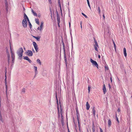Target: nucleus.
Masks as SVG:
<instances>
[{"mask_svg": "<svg viewBox=\"0 0 132 132\" xmlns=\"http://www.w3.org/2000/svg\"><path fill=\"white\" fill-rule=\"evenodd\" d=\"M76 109L77 112L76 115L77 117V121H78L79 126V113L78 108L77 106L76 107Z\"/></svg>", "mask_w": 132, "mask_h": 132, "instance_id": "nucleus-1", "label": "nucleus"}, {"mask_svg": "<svg viewBox=\"0 0 132 132\" xmlns=\"http://www.w3.org/2000/svg\"><path fill=\"white\" fill-rule=\"evenodd\" d=\"M94 39L95 42V44L94 45V47L95 49V50L97 51H98V50L97 48V47H98V44L97 41H96V39H95V38L94 37Z\"/></svg>", "mask_w": 132, "mask_h": 132, "instance_id": "nucleus-2", "label": "nucleus"}, {"mask_svg": "<svg viewBox=\"0 0 132 132\" xmlns=\"http://www.w3.org/2000/svg\"><path fill=\"white\" fill-rule=\"evenodd\" d=\"M90 62L92 63V65H94L97 68V69L98 68V65L96 61L93 60L91 58L90 59Z\"/></svg>", "mask_w": 132, "mask_h": 132, "instance_id": "nucleus-3", "label": "nucleus"}, {"mask_svg": "<svg viewBox=\"0 0 132 132\" xmlns=\"http://www.w3.org/2000/svg\"><path fill=\"white\" fill-rule=\"evenodd\" d=\"M22 24V26L24 28H26L27 25V20H23Z\"/></svg>", "mask_w": 132, "mask_h": 132, "instance_id": "nucleus-4", "label": "nucleus"}, {"mask_svg": "<svg viewBox=\"0 0 132 132\" xmlns=\"http://www.w3.org/2000/svg\"><path fill=\"white\" fill-rule=\"evenodd\" d=\"M26 53L27 54V55L29 56H31L33 55V53L31 50H27Z\"/></svg>", "mask_w": 132, "mask_h": 132, "instance_id": "nucleus-5", "label": "nucleus"}, {"mask_svg": "<svg viewBox=\"0 0 132 132\" xmlns=\"http://www.w3.org/2000/svg\"><path fill=\"white\" fill-rule=\"evenodd\" d=\"M17 53L19 56V58L20 60H21L22 58V57L23 55V53H20L19 52H17Z\"/></svg>", "mask_w": 132, "mask_h": 132, "instance_id": "nucleus-6", "label": "nucleus"}, {"mask_svg": "<svg viewBox=\"0 0 132 132\" xmlns=\"http://www.w3.org/2000/svg\"><path fill=\"white\" fill-rule=\"evenodd\" d=\"M24 60H26L28 61V62L30 63H31L32 62V61H31V60L27 56H25L24 57Z\"/></svg>", "mask_w": 132, "mask_h": 132, "instance_id": "nucleus-7", "label": "nucleus"}, {"mask_svg": "<svg viewBox=\"0 0 132 132\" xmlns=\"http://www.w3.org/2000/svg\"><path fill=\"white\" fill-rule=\"evenodd\" d=\"M23 48L22 47L20 48L18 50L17 52H19L20 53H23Z\"/></svg>", "mask_w": 132, "mask_h": 132, "instance_id": "nucleus-8", "label": "nucleus"}, {"mask_svg": "<svg viewBox=\"0 0 132 132\" xmlns=\"http://www.w3.org/2000/svg\"><path fill=\"white\" fill-rule=\"evenodd\" d=\"M103 91L104 94H105L106 92V90L105 88V84H104L103 85Z\"/></svg>", "mask_w": 132, "mask_h": 132, "instance_id": "nucleus-9", "label": "nucleus"}, {"mask_svg": "<svg viewBox=\"0 0 132 132\" xmlns=\"http://www.w3.org/2000/svg\"><path fill=\"white\" fill-rule=\"evenodd\" d=\"M86 109L87 110H88L89 109L90 106L88 102H86Z\"/></svg>", "mask_w": 132, "mask_h": 132, "instance_id": "nucleus-10", "label": "nucleus"}, {"mask_svg": "<svg viewBox=\"0 0 132 132\" xmlns=\"http://www.w3.org/2000/svg\"><path fill=\"white\" fill-rule=\"evenodd\" d=\"M8 4H5V9L6 10V13H8Z\"/></svg>", "mask_w": 132, "mask_h": 132, "instance_id": "nucleus-11", "label": "nucleus"}, {"mask_svg": "<svg viewBox=\"0 0 132 132\" xmlns=\"http://www.w3.org/2000/svg\"><path fill=\"white\" fill-rule=\"evenodd\" d=\"M123 51L124 55L125 57H126L127 56V53L126 48L125 47L123 48Z\"/></svg>", "mask_w": 132, "mask_h": 132, "instance_id": "nucleus-12", "label": "nucleus"}, {"mask_svg": "<svg viewBox=\"0 0 132 132\" xmlns=\"http://www.w3.org/2000/svg\"><path fill=\"white\" fill-rule=\"evenodd\" d=\"M43 22H41V23L40 29H39V30L40 31H41V30L42 29V28L43 26Z\"/></svg>", "mask_w": 132, "mask_h": 132, "instance_id": "nucleus-13", "label": "nucleus"}, {"mask_svg": "<svg viewBox=\"0 0 132 132\" xmlns=\"http://www.w3.org/2000/svg\"><path fill=\"white\" fill-rule=\"evenodd\" d=\"M34 69L35 70V75H36L38 73V71L37 70V67H36L34 66Z\"/></svg>", "mask_w": 132, "mask_h": 132, "instance_id": "nucleus-14", "label": "nucleus"}, {"mask_svg": "<svg viewBox=\"0 0 132 132\" xmlns=\"http://www.w3.org/2000/svg\"><path fill=\"white\" fill-rule=\"evenodd\" d=\"M108 125L109 127H110L111 125V121L110 119L108 120Z\"/></svg>", "mask_w": 132, "mask_h": 132, "instance_id": "nucleus-15", "label": "nucleus"}, {"mask_svg": "<svg viewBox=\"0 0 132 132\" xmlns=\"http://www.w3.org/2000/svg\"><path fill=\"white\" fill-rule=\"evenodd\" d=\"M23 18L24 19L23 20H27V19L28 18L27 16L24 13Z\"/></svg>", "mask_w": 132, "mask_h": 132, "instance_id": "nucleus-16", "label": "nucleus"}, {"mask_svg": "<svg viewBox=\"0 0 132 132\" xmlns=\"http://www.w3.org/2000/svg\"><path fill=\"white\" fill-rule=\"evenodd\" d=\"M61 121L62 125L63 126L64 124L63 116H62V117H61Z\"/></svg>", "mask_w": 132, "mask_h": 132, "instance_id": "nucleus-17", "label": "nucleus"}, {"mask_svg": "<svg viewBox=\"0 0 132 132\" xmlns=\"http://www.w3.org/2000/svg\"><path fill=\"white\" fill-rule=\"evenodd\" d=\"M0 121L2 122H3V119L2 116V114L1 113V112L0 110Z\"/></svg>", "mask_w": 132, "mask_h": 132, "instance_id": "nucleus-18", "label": "nucleus"}, {"mask_svg": "<svg viewBox=\"0 0 132 132\" xmlns=\"http://www.w3.org/2000/svg\"><path fill=\"white\" fill-rule=\"evenodd\" d=\"M92 111L93 112V114L94 116H95V107H94L92 109Z\"/></svg>", "mask_w": 132, "mask_h": 132, "instance_id": "nucleus-19", "label": "nucleus"}, {"mask_svg": "<svg viewBox=\"0 0 132 132\" xmlns=\"http://www.w3.org/2000/svg\"><path fill=\"white\" fill-rule=\"evenodd\" d=\"M92 129V130H93V132H95V126L94 125V123H93Z\"/></svg>", "mask_w": 132, "mask_h": 132, "instance_id": "nucleus-20", "label": "nucleus"}, {"mask_svg": "<svg viewBox=\"0 0 132 132\" xmlns=\"http://www.w3.org/2000/svg\"><path fill=\"white\" fill-rule=\"evenodd\" d=\"M64 62L65 63L66 66H67V59L66 58L65 54L64 55Z\"/></svg>", "mask_w": 132, "mask_h": 132, "instance_id": "nucleus-21", "label": "nucleus"}, {"mask_svg": "<svg viewBox=\"0 0 132 132\" xmlns=\"http://www.w3.org/2000/svg\"><path fill=\"white\" fill-rule=\"evenodd\" d=\"M57 22H60V18L59 16V15L57 16Z\"/></svg>", "mask_w": 132, "mask_h": 132, "instance_id": "nucleus-22", "label": "nucleus"}, {"mask_svg": "<svg viewBox=\"0 0 132 132\" xmlns=\"http://www.w3.org/2000/svg\"><path fill=\"white\" fill-rule=\"evenodd\" d=\"M35 20L36 23H37L39 25V23L38 19H35Z\"/></svg>", "mask_w": 132, "mask_h": 132, "instance_id": "nucleus-23", "label": "nucleus"}, {"mask_svg": "<svg viewBox=\"0 0 132 132\" xmlns=\"http://www.w3.org/2000/svg\"><path fill=\"white\" fill-rule=\"evenodd\" d=\"M11 57L13 59H14L15 55L14 54H13L12 52V51H11Z\"/></svg>", "mask_w": 132, "mask_h": 132, "instance_id": "nucleus-24", "label": "nucleus"}, {"mask_svg": "<svg viewBox=\"0 0 132 132\" xmlns=\"http://www.w3.org/2000/svg\"><path fill=\"white\" fill-rule=\"evenodd\" d=\"M63 110H60V114L61 115V117H62V116H63Z\"/></svg>", "mask_w": 132, "mask_h": 132, "instance_id": "nucleus-25", "label": "nucleus"}, {"mask_svg": "<svg viewBox=\"0 0 132 132\" xmlns=\"http://www.w3.org/2000/svg\"><path fill=\"white\" fill-rule=\"evenodd\" d=\"M37 62L40 65L41 64V63L40 60L39 59H37Z\"/></svg>", "mask_w": 132, "mask_h": 132, "instance_id": "nucleus-26", "label": "nucleus"}, {"mask_svg": "<svg viewBox=\"0 0 132 132\" xmlns=\"http://www.w3.org/2000/svg\"><path fill=\"white\" fill-rule=\"evenodd\" d=\"M32 44L34 47L38 46L37 44L35 42H33Z\"/></svg>", "mask_w": 132, "mask_h": 132, "instance_id": "nucleus-27", "label": "nucleus"}, {"mask_svg": "<svg viewBox=\"0 0 132 132\" xmlns=\"http://www.w3.org/2000/svg\"><path fill=\"white\" fill-rule=\"evenodd\" d=\"M35 50L37 52L38 51V46L34 47Z\"/></svg>", "mask_w": 132, "mask_h": 132, "instance_id": "nucleus-28", "label": "nucleus"}, {"mask_svg": "<svg viewBox=\"0 0 132 132\" xmlns=\"http://www.w3.org/2000/svg\"><path fill=\"white\" fill-rule=\"evenodd\" d=\"M6 72H5V84H7V81H6Z\"/></svg>", "mask_w": 132, "mask_h": 132, "instance_id": "nucleus-29", "label": "nucleus"}, {"mask_svg": "<svg viewBox=\"0 0 132 132\" xmlns=\"http://www.w3.org/2000/svg\"><path fill=\"white\" fill-rule=\"evenodd\" d=\"M28 23L30 28L31 29L32 28V25H31L30 22L29 23Z\"/></svg>", "mask_w": 132, "mask_h": 132, "instance_id": "nucleus-30", "label": "nucleus"}, {"mask_svg": "<svg viewBox=\"0 0 132 132\" xmlns=\"http://www.w3.org/2000/svg\"><path fill=\"white\" fill-rule=\"evenodd\" d=\"M40 37L39 36H37L36 37V39L38 41H39L40 40Z\"/></svg>", "mask_w": 132, "mask_h": 132, "instance_id": "nucleus-31", "label": "nucleus"}, {"mask_svg": "<svg viewBox=\"0 0 132 132\" xmlns=\"http://www.w3.org/2000/svg\"><path fill=\"white\" fill-rule=\"evenodd\" d=\"M87 4H88V6H89V7L90 9L91 7H90V3H89V0H87Z\"/></svg>", "mask_w": 132, "mask_h": 132, "instance_id": "nucleus-32", "label": "nucleus"}, {"mask_svg": "<svg viewBox=\"0 0 132 132\" xmlns=\"http://www.w3.org/2000/svg\"><path fill=\"white\" fill-rule=\"evenodd\" d=\"M33 14V15L35 16H37V14L36 13V12H34L33 13H32Z\"/></svg>", "mask_w": 132, "mask_h": 132, "instance_id": "nucleus-33", "label": "nucleus"}, {"mask_svg": "<svg viewBox=\"0 0 132 132\" xmlns=\"http://www.w3.org/2000/svg\"><path fill=\"white\" fill-rule=\"evenodd\" d=\"M81 14L84 16L85 17L87 18H88L87 16L84 13H81Z\"/></svg>", "mask_w": 132, "mask_h": 132, "instance_id": "nucleus-34", "label": "nucleus"}, {"mask_svg": "<svg viewBox=\"0 0 132 132\" xmlns=\"http://www.w3.org/2000/svg\"><path fill=\"white\" fill-rule=\"evenodd\" d=\"M105 69L106 70H108L109 69V68L108 67V66L106 65H105Z\"/></svg>", "mask_w": 132, "mask_h": 132, "instance_id": "nucleus-35", "label": "nucleus"}, {"mask_svg": "<svg viewBox=\"0 0 132 132\" xmlns=\"http://www.w3.org/2000/svg\"><path fill=\"white\" fill-rule=\"evenodd\" d=\"M59 6L60 7V10L61 11V14H62V9H61V4H59Z\"/></svg>", "mask_w": 132, "mask_h": 132, "instance_id": "nucleus-36", "label": "nucleus"}, {"mask_svg": "<svg viewBox=\"0 0 132 132\" xmlns=\"http://www.w3.org/2000/svg\"><path fill=\"white\" fill-rule=\"evenodd\" d=\"M63 51H64V55L65 54V47H63Z\"/></svg>", "mask_w": 132, "mask_h": 132, "instance_id": "nucleus-37", "label": "nucleus"}, {"mask_svg": "<svg viewBox=\"0 0 132 132\" xmlns=\"http://www.w3.org/2000/svg\"><path fill=\"white\" fill-rule=\"evenodd\" d=\"M110 75L111 76L110 78V80H111V82H112V76L111 74V73L110 74Z\"/></svg>", "mask_w": 132, "mask_h": 132, "instance_id": "nucleus-38", "label": "nucleus"}, {"mask_svg": "<svg viewBox=\"0 0 132 132\" xmlns=\"http://www.w3.org/2000/svg\"><path fill=\"white\" fill-rule=\"evenodd\" d=\"M57 109L58 110V112H60L59 109V105H57Z\"/></svg>", "mask_w": 132, "mask_h": 132, "instance_id": "nucleus-39", "label": "nucleus"}, {"mask_svg": "<svg viewBox=\"0 0 132 132\" xmlns=\"http://www.w3.org/2000/svg\"><path fill=\"white\" fill-rule=\"evenodd\" d=\"M116 117L117 121L118 122V123H119V120H118V118L117 117V115H116Z\"/></svg>", "mask_w": 132, "mask_h": 132, "instance_id": "nucleus-40", "label": "nucleus"}, {"mask_svg": "<svg viewBox=\"0 0 132 132\" xmlns=\"http://www.w3.org/2000/svg\"><path fill=\"white\" fill-rule=\"evenodd\" d=\"M113 41V45H114V47L115 50H116V44L115 43H114V41Z\"/></svg>", "mask_w": 132, "mask_h": 132, "instance_id": "nucleus-41", "label": "nucleus"}, {"mask_svg": "<svg viewBox=\"0 0 132 132\" xmlns=\"http://www.w3.org/2000/svg\"><path fill=\"white\" fill-rule=\"evenodd\" d=\"M22 92H23L25 93V88H23L22 90Z\"/></svg>", "mask_w": 132, "mask_h": 132, "instance_id": "nucleus-42", "label": "nucleus"}, {"mask_svg": "<svg viewBox=\"0 0 132 132\" xmlns=\"http://www.w3.org/2000/svg\"><path fill=\"white\" fill-rule=\"evenodd\" d=\"M98 11L99 13L100 14V8L99 7H98Z\"/></svg>", "mask_w": 132, "mask_h": 132, "instance_id": "nucleus-43", "label": "nucleus"}, {"mask_svg": "<svg viewBox=\"0 0 132 132\" xmlns=\"http://www.w3.org/2000/svg\"><path fill=\"white\" fill-rule=\"evenodd\" d=\"M56 16H58V15H59V14L58 13V11L57 10H56Z\"/></svg>", "mask_w": 132, "mask_h": 132, "instance_id": "nucleus-44", "label": "nucleus"}, {"mask_svg": "<svg viewBox=\"0 0 132 132\" xmlns=\"http://www.w3.org/2000/svg\"><path fill=\"white\" fill-rule=\"evenodd\" d=\"M4 2L5 4H8V3L7 2V0H4Z\"/></svg>", "mask_w": 132, "mask_h": 132, "instance_id": "nucleus-45", "label": "nucleus"}, {"mask_svg": "<svg viewBox=\"0 0 132 132\" xmlns=\"http://www.w3.org/2000/svg\"><path fill=\"white\" fill-rule=\"evenodd\" d=\"M88 93H89L90 91V87L89 86H88Z\"/></svg>", "mask_w": 132, "mask_h": 132, "instance_id": "nucleus-46", "label": "nucleus"}, {"mask_svg": "<svg viewBox=\"0 0 132 132\" xmlns=\"http://www.w3.org/2000/svg\"><path fill=\"white\" fill-rule=\"evenodd\" d=\"M58 3L59 5V4H61L60 3V0H58Z\"/></svg>", "mask_w": 132, "mask_h": 132, "instance_id": "nucleus-47", "label": "nucleus"}, {"mask_svg": "<svg viewBox=\"0 0 132 132\" xmlns=\"http://www.w3.org/2000/svg\"><path fill=\"white\" fill-rule=\"evenodd\" d=\"M49 3L51 4L52 3L51 0H48Z\"/></svg>", "mask_w": 132, "mask_h": 132, "instance_id": "nucleus-48", "label": "nucleus"}, {"mask_svg": "<svg viewBox=\"0 0 132 132\" xmlns=\"http://www.w3.org/2000/svg\"><path fill=\"white\" fill-rule=\"evenodd\" d=\"M108 87L109 88V89H110L111 88V85L110 84H108Z\"/></svg>", "mask_w": 132, "mask_h": 132, "instance_id": "nucleus-49", "label": "nucleus"}, {"mask_svg": "<svg viewBox=\"0 0 132 132\" xmlns=\"http://www.w3.org/2000/svg\"><path fill=\"white\" fill-rule=\"evenodd\" d=\"M55 95H56V96H55L56 99H57L58 98H57V93H56V92L55 93Z\"/></svg>", "mask_w": 132, "mask_h": 132, "instance_id": "nucleus-50", "label": "nucleus"}, {"mask_svg": "<svg viewBox=\"0 0 132 132\" xmlns=\"http://www.w3.org/2000/svg\"><path fill=\"white\" fill-rule=\"evenodd\" d=\"M60 110H63V109L62 108V105L60 106Z\"/></svg>", "mask_w": 132, "mask_h": 132, "instance_id": "nucleus-51", "label": "nucleus"}, {"mask_svg": "<svg viewBox=\"0 0 132 132\" xmlns=\"http://www.w3.org/2000/svg\"><path fill=\"white\" fill-rule=\"evenodd\" d=\"M27 20L28 21V23L30 22L28 18L27 19Z\"/></svg>", "mask_w": 132, "mask_h": 132, "instance_id": "nucleus-52", "label": "nucleus"}, {"mask_svg": "<svg viewBox=\"0 0 132 132\" xmlns=\"http://www.w3.org/2000/svg\"><path fill=\"white\" fill-rule=\"evenodd\" d=\"M27 20L28 21V23L30 22L28 18L27 19Z\"/></svg>", "mask_w": 132, "mask_h": 132, "instance_id": "nucleus-53", "label": "nucleus"}, {"mask_svg": "<svg viewBox=\"0 0 132 132\" xmlns=\"http://www.w3.org/2000/svg\"><path fill=\"white\" fill-rule=\"evenodd\" d=\"M100 132H103L102 129L101 128H100Z\"/></svg>", "mask_w": 132, "mask_h": 132, "instance_id": "nucleus-54", "label": "nucleus"}, {"mask_svg": "<svg viewBox=\"0 0 132 132\" xmlns=\"http://www.w3.org/2000/svg\"><path fill=\"white\" fill-rule=\"evenodd\" d=\"M38 16L39 18H40V17H41V14H40V13H39L38 14Z\"/></svg>", "mask_w": 132, "mask_h": 132, "instance_id": "nucleus-55", "label": "nucleus"}, {"mask_svg": "<svg viewBox=\"0 0 132 132\" xmlns=\"http://www.w3.org/2000/svg\"><path fill=\"white\" fill-rule=\"evenodd\" d=\"M10 55L9 53H8V54H7L8 58H10Z\"/></svg>", "mask_w": 132, "mask_h": 132, "instance_id": "nucleus-56", "label": "nucleus"}, {"mask_svg": "<svg viewBox=\"0 0 132 132\" xmlns=\"http://www.w3.org/2000/svg\"><path fill=\"white\" fill-rule=\"evenodd\" d=\"M5 88L6 89H7V84H5Z\"/></svg>", "mask_w": 132, "mask_h": 132, "instance_id": "nucleus-57", "label": "nucleus"}, {"mask_svg": "<svg viewBox=\"0 0 132 132\" xmlns=\"http://www.w3.org/2000/svg\"><path fill=\"white\" fill-rule=\"evenodd\" d=\"M58 118H59L60 117V112H58Z\"/></svg>", "mask_w": 132, "mask_h": 132, "instance_id": "nucleus-58", "label": "nucleus"}, {"mask_svg": "<svg viewBox=\"0 0 132 132\" xmlns=\"http://www.w3.org/2000/svg\"><path fill=\"white\" fill-rule=\"evenodd\" d=\"M104 121L105 123H106V119H104Z\"/></svg>", "mask_w": 132, "mask_h": 132, "instance_id": "nucleus-59", "label": "nucleus"}, {"mask_svg": "<svg viewBox=\"0 0 132 132\" xmlns=\"http://www.w3.org/2000/svg\"><path fill=\"white\" fill-rule=\"evenodd\" d=\"M117 111L118 112H119L120 111V110L119 109V108L118 110H117Z\"/></svg>", "mask_w": 132, "mask_h": 132, "instance_id": "nucleus-60", "label": "nucleus"}, {"mask_svg": "<svg viewBox=\"0 0 132 132\" xmlns=\"http://www.w3.org/2000/svg\"><path fill=\"white\" fill-rule=\"evenodd\" d=\"M9 60H10V58H8V63L9 64L10 63H9Z\"/></svg>", "mask_w": 132, "mask_h": 132, "instance_id": "nucleus-61", "label": "nucleus"}, {"mask_svg": "<svg viewBox=\"0 0 132 132\" xmlns=\"http://www.w3.org/2000/svg\"><path fill=\"white\" fill-rule=\"evenodd\" d=\"M60 23V22H59V23L58 22H57L58 26L59 27H60V24H59Z\"/></svg>", "mask_w": 132, "mask_h": 132, "instance_id": "nucleus-62", "label": "nucleus"}, {"mask_svg": "<svg viewBox=\"0 0 132 132\" xmlns=\"http://www.w3.org/2000/svg\"><path fill=\"white\" fill-rule=\"evenodd\" d=\"M14 59H12V63H14Z\"/></svg>", "mask_w": 132, "mask_h": 132, "instance_id": "nucleus-63", "label": "nucleus"}, {"mask_svg": "<svg viewBox=\"0 0 132 132\" xmlns=\"http://www.w3.org/2000/svg\"><path fill=\"white\" fill-rule=\"evenodd\" d=\"M31 11L32 13H33L34 12V11L32 9H31Z\"/></svg>", "mask_w": 132, "mask_h": 132, "instance_id": "nucleus-64", "label": "nucleus"}]
</instances>
